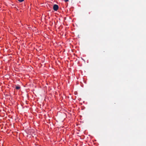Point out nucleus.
Wrapping results in <instances>:
<instances>
[{"mask_svg":"<svg viewBox=\"0 0 146 146\" xmlns=\"http://www.w3.org/2000/svg\"><path fill=\"white\" fill-rule=\"evenodd\" d=\"M58 5L55 4L53 6V9L55 11H56L58 10Z\"/></svg>","mask_w":146,"mask_h":146,"instance_id":"nucleus-1","label":"nucleus"},{"mask_svg":"<svg viewBox=\"0 0 146 146\" xmlns=\"http://www.w3.org/2000/svg\"><path fill=\"white\" fill-rule=\"evenodd\" d=\"M20 88V87L19 86H17L16 87V89L17 90H19Z\"/></svg>","mask_w":146,"mask_h":146,"instance_id":"nucleus-2","label":"nucleus"},{"mask_svg":"<svg viewBox=\"0 0 146 146\" xmlns=\"http://www.w3.org/2000/svg\"><path fill=\"white\" fill-rule=\"evenodd\" d=\"M20 2H22L24 0H18Z\"/></svg>","mask_w":146,"mask_h":146,"instance_id":"nucleus-3","label":"nucleus"},{"mask_svg":"<svg viewBox=\"0 0 146 146\" xmlns=\"http://www.w3.org/2000/svg\"><path fill=\"white\" fill-rule=\"evenodd\" d=\"M65 2H67L69 1V0H64Z\"/></svg>","mask_w":146,"mask_h":146,"instance_id":"nucleus-4","label":"nucleus"}]
</instances>
